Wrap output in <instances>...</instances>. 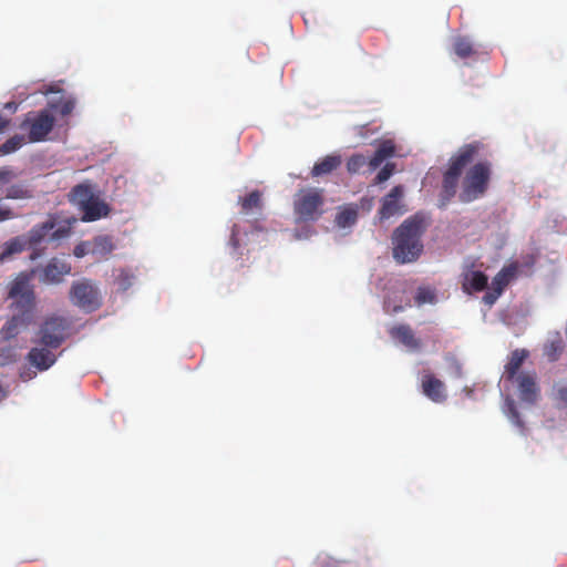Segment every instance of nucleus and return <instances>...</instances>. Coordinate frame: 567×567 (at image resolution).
Masks as SVG:
<instances>
[{
    "instance_id": "2f4dec72",
    "label": "nucleus",
    "mask_w": 567,
    "mask_h": 567,
    "mask_svg": "<svg viewBox=\"0 0 567 567\" xmlns=\"http://www.w3.org/2000/svg\"><path fill=\"white\" fill-rule=\"evenodd\" d=\"M504 412L509 416V420L516 425H522L519 413L516 408L514 399L507 396L504 402Z\"/></svg>"
},
{
    "instance_id": "c03bdc74",
    "label": "nucleus",
    "mask_w": 567,
    "mask_h": 567,
    "mask_svg": "<svg viewBox=\"0 0 567 567\" xmlns=\"http://www.w3.org/2000/svg\"><path fill=\"white\" fill-rule=\"evenodd\" d=\"M6 107H7V109H9V110H12V111H16V110H17V105H16L14 103H8V104L6 105Z\"/></svg>"
},
{
    "instance_id": "4c0bfd02",
    "label": "nucleus",
    "mask_w": 567,
    "mask_h": 567,
    "mask_svg": "<svg viewBox=\"0 0 567 567\" xmlns=\"http://www.w3.org/2000/svg\"><path fill=\"white\" fill-rule=\"evenodd\" d=\"M499 297H501V293L497 292L496 290H494L493 288H491L488 291L485 292L482 300L486 306L492 307L497 301V299Z\"/></svg>"
},
{
    "instance_id": "72a5a7b5",
    "label": "nucleus",
    "mask_w": 567,
    "mask_h": 567,
    "mask_svg": "<svg viewBox=\"0 0 567 567\" xmlns=\"http://www.w3.org/2000/svg\"><path fill=\"white\" fill-rule=\"evenodd\" d=\"M133 280L134 276L128 270H121L116 277L118 288L123 291L127 290L132 286Z\"/></svg>"
},
{
    "instance_id": "a18cd8bd",
    "label": "nucleus",
    "mask_w": 567,
    "mask_h": 567,
    "mask_svg": "<svg viewBox=\"0 0 567 567\" xmlns=\"http://www.w3.org/2000/svg\"><path fill=\"white\" fill-rule=\"evenodd\" d=\"M403 310V307L402 306H395L393 311L394 312H399V311H402Z\"/></svg>"
},
{
    "instance_id": "f704fd0d",
    "label": "nucleus",
    "mask_w": 567,
    "mask_h": 567,
    "mask_svg": "<svg viewBox=\"0 0 567 567\" xmlns=\"http://www.w3.org/2000/svg\"><path fill=\"white\" fill-rule=\"evenodd\" d=\"M555 400L559 405L567 408V383H558L554 386Z\"/></svg>"
},
{
    "instance_id": "2eb2a0df",
    "label": "nucleus",
    "mask_w": 567,
    "mask_h": 567,
    "mask_svg": "<svg viewBox=\"0 0 567 567\" xmlns=\"http://www.w3.org/2000/svg\"><path fill=\"white\" fill-rule=\"evenodd\" d=\"M528 355L529 352L526 349H515L511 352L502 375V379L505 383L508 380H514L517 375H519L522 372L520 368Z\"/></svg>"
},
{
    "instance_id": "1a4fd4ad",
    "label": "nucleus",
    "mask_w": 567,
    "mask_h": 567,
    "mask_svg": "<svg viewBox=\"0 0 567 567\" xmlns=\"http://www.w3.org/2000/svg\"><path fill=\"white\" fill-rule=\"evenodd\" d=\"M69 323L65 318L52 316L44 320L39 334L40 343L44 347L56 349L68 337Z\"/></svg>"
},
{
    "instance_id": "f8f14e48",
    "label": "nucleus",
    "mask_w": 567,
    "mask_h": 567,
    "mask_svg": "<svg viewBox=\"0 0 567 567\" xmlns=\"http://www.w3.org/2000/svg\"><path fill=\"white\" fill-rule=\"evenodd\" d=\"M474 262H466L462 271V290L472 295L473 292H480L487 288L488 278L480 270H473Z\"/></svg>"
},
{
    "instance_id": "cd10ccee",
    "label": "nucleus",
    "mask_w": 567,
    "mask_h": 567,
    "mask_svg": "<svg viewBox=\"0 0 567 567\" xmlns=\"http://www.w3.org/2000/svg\"><path fill=\"white\" fill-rule=\"evenodd\" d=\"M25 144L23 135H14L0 145V155H7L21 148Z\"/></svg>"
},
{
    "instance_id": "49530a36",
    "label": "nucleus",
    "mask_w": 567,
    "mask_h": 567,
    "mask_svg": "<svg viewBox=\"0 0 567 567\" xmlns=\"http://www.w3.org/2000/svg\"><path fill=\"white\" fill-rule=\"evenodd\" d=\"M235 237H236V234H235V231H233L231 240H233L234 245L237 246V241H236Z\"/></svg>"
},
{
    "instance_id": "f3484780",
    "label": "nucleus",
    "mask_w": 567,
    "mask_h": 567,
    "mask_svg": "<svg viewBox=\"0 0 567 567\" xmlns=\"http://www.w3.org/2000/svg\"><path fill=\"white\" fill-rule=\"evenodd\" d=\"M28 360L40 371H45L55 363L56 357L48 347L32 348L28 353Z\"/></svg>"
},
{
    "instance_id": "aec40b11",
    "label": "nucleus",
    "mask_w": 567,
    "mask_h": 567,
    "mask_svg": "<svg viewBox=\"0 0 567 567\" xmlns=\"http://www.w3.org/2000/svg\"><path fill=\"white\" fill-rule=\"evenodd\" d=\"M342 163L341 156L339 155H327L320 161H318L312 169L311 176L319 177L323 175H328L336 171Z\"/></svg>"
},
{
    "instance_id": "c85d7f7f",
    "label": "nucleus",
    "mask_w": 567,
    "mask_h": 567,
    "mask_svg": "<svg viewBox=\"0 0 567 567\" xmlns=\"http://www.w3.org/2000/svg\"><path fill=\"white\" fill-rule=\"evenodd\" d=\"M32 197V192L23 184H14L7 188L6 198L27 199Z\"/></svg>"
},
{
    "instance_id": "5701e85b",
    "label": "nucleus",
    "mask_w": 567,
    "mask_h": 567,
    "mask_svg": "<svg viewBox=\"0 0 567 567\" xmlns=\"http://www.w3.org/2000/svg\"><path fill=\"white\" fill-rule=\"evenodd\" d=\"M27 248H30L27 237L25 236L16 237V238L9 240L8 243H6L4 249L0 255V259L4 260L6 258H8L14 254L22 252Z\"/></svg>"
},
{
    "instance_id": "f03ea898",
    "label": "nucleus",
    "mask_w": 567,
    "mask_h": 567,
    "mask_svg": "<svg viewBox=\"0 0 567 567\" xmlns=\"http://www.w3.org/2000/svg\"><path fill=\"white\" fill-rule=\"evenodd\" d=\"M425 218L415 214L406 218L392 235L393 258L399 264L415 261L423 251L422 236L426 230Z\"/></svg>"
},
{
    "instance_id": "ea45409f",
    "label": "nucleus",
    "mask_w": 567,
    "mask_h": 567,
    "mask_svg": "<svg viewBox=\"0 0 567 567\" xmlns=\"http://www.w3.org/2000/svg\"><path fill=\"white\" fill-rule=\"evenodd\" d=\"M16 217V214L9 207L0 206V223L12 219Z\"/></svg>"
},
{
    "instance_id": "4be33fe9",
    "label": "nucleus",
    "mask_w": 567,
    "mask_h": 567,
    "mask_svg": "<svg viewBox=\"0 0 567 567\" xmlns=\"http://www.w3.org/2000/svg\"><path fill=\"white\" fill-rule=\"evenodd\" d=\"M516 267L508 266L504 267L492 280V287L494 290L503 293L506 286L509 284L511 279L515 276Z\"/></svg>"
},
{
    "instance_id": "58836bf2",
    "label": "nucleus",
    "mask_w": 567,
    "mask_h": 567,
    "mask_svg": "<svg viewBox=\"0 0 567 567\" xmlns=\"http://www.w3.org/2000/svg\"><path fill=\"white\" fill-rule=\"evenodd\" d=\"M16 174L12 169L8 167H3L0 169V185L10 183Z\"/></svg>"
},
{
    "instance_id": "423d86ee",
    "label": "nucleus",
    "mask_w": 567,
    "mask_h": 567,
    "mask_svg": "<svg viewBox=\"0 0 567 567\" xmlns=\"http://www.w3.org/2000/svg\"><path fill=\"white\" fill-rule=\"evenodd\" d=\"M492 164L487 161L474 164L466 172L458 199L462 203H471L482 197L489 184Z\"/></svg>"
},
{
    "instance_id": "9d476101",
    "label": "nucleus",
    "mask_w": 567,
    "mask_h": 567,
    "mask_svg": "<svg viewBox=\"0 0 567 567\" xmlns=\"http://www.w3.org/2000/svg\"><path fill=\"white\" fill-rule=\"evenodd\" d=\"M403 195V186L396 185L381 199V206L378 212V216L381 220L389 219L395 215L404 213V205L402 204Z\"/></svg>"
},
{
    "instance_id": "ddd939ff",
    "label": "nucleus",
    "mask_w": 567,
    "mask_h": 567,
    "mask_svg": "<svg viewBox=\"0 0 567 567\" xmlns=\"http://www.w3.org/2000/svg\"><path fill=\"white\" fill-rule=\"evenodd\" d=\"M421 390L434 403L442 404L447 400L445 383L432 373H424L422 375Z\"/></svg>"
},
{
    "instance_id": "6ab92c4d",
    "label": "nucleus",
    "mask_w": 567,
    "mask_h": 567,
    "mask_svg": "<svg viewBox=\"0 0 567 567\" xmlns=\"http://www.w3.org/2000/svg\"><path fill=\"white\" fill-rule=\"evenodd\" d=\"M91 245V255L96 259L106 258L114 249L112 237L109 235H99L89 240Z\"/></svg>"
},
{
    "instance_id": "c756f323",
    "label": "nucleus",
    "mask_w": 567,
    "mask_h": 567,
    "mask_svg": "<svg viewBox=\"0 0 567 567\" xmlns=\"http://www.w3.org/2000/svg\"><path fill=\"white\" fill-rule=\"evenodd\" d=\"M436 301L435 291L430 287H419L415 295V303L422 306L424 303H434Z\"/></svg>"
},
{
    "instance_id": "f257e3e1",
    "label": "nucleus",
    "mask_w": 567,
    "mask_h": 567,
    "mask_svg": "<svg viewBox=\"0 0 567 567\" xmlns=\"http://www.w3.org/2000/svg\"><path fill=\"white\" fill-rule=\"evenodd\" d=\"M8 299L12 300V317L0 329L1 338L9 341L25 330L34 319L35 293L29 275L21 272L10 284Z\"/></svg>"
},
{
    "instance_id": "412c9836",
    "label": "nucleus",
    "mask_w": 567,
    "mask_h": 567,
    "mask_svg": "<svg viewBox=\"0 0 567 567\" xmlns=\"http://www.w3.org/2000/svg\"><path fill=\"white\" fill-rule=\"evenodd\" d=\"M54 227V220H47L40 225H35L25 236L29 241V247L33 248L40 244Z\"/></svg>"
},
{
    "instance_id": "a878e982",
    "label": "nucleus",
    "mask_w": 567,
    "mask_h": 567,
    "mask_svg": "<svg viewBox=\"0 0 567 567\" xmlns=\"http://www.w3.org/2000/svg\"><path fill=\"white\" fill-rule=\"evenodd\" d=\"M358 213L353 208H344L336 216V224L340 228H347L355 224Z\"/></svg>"
},
{
    "instance_id": "79ce46f5",
    "label": "nucleus",
    "mask_w": 567,
    "mask_h": 567,
    "mask_svg": "<svg viewBox=\"0 0 567 567\" xmlns=\"http://www.w3.org/2000/svg\"><path fill=\"white\" fill-rule=\"evenodd\" d=\"M9 122H10L9 120H7L0 115V134L8 127Z\"/></svg>"
},
{
    "instance_id": "20e7f679",
    "label": "nucleus",
    "mask_w": 567,
    "mask_h": 567,
    "mask_svg": "<svg viewBox=\"0 0 567 567\" xmlns=\"http://www.w3.org/2000/svg\"><path fill=\"white\" fill-rule=\"evenodd\" d=\"M69 200L82 213V221H95L111 213L110 205L100 197L95 185L89 181L75 185L69 193Z\"/></svg>"
},
{
    "instance_id": "e433bc0d",
    "label": "nucleus",
    "mask_w": 567,
    "mask_h": 567,
    "mask_svg": "<svg viewBox=\"0 0 567 567\" xmlns=\"http://www.w3.org/2000/svg\"><path fill=\"white\" fill-rule=\"evenodd\" d=\"M73 254L78 258H82L86 255H91V245H90L89 240L81 241L80 244H78L74 247Z\"/></svg>"
},
{
    "instance_id": "0eeeda50",
    "label": "nucleus",
    "mask_w": 567,
    "mask_h": 567,
    "mask_svg": "<svg viewBox=\"0 0 567 567\" xmlns=\"http://www.w3.org/2000/svg\"><path fill=\"white\" fill-rule=\"evenodd\" d=\"M70 299L74 306L86 312H93L102 305L97 287L89 279H82L72 284Z\"/></svg>"
},
{
    "instance_id": "473e14b6",
    "label": "nucleus",
    "mask_w": 567,
    "mask_h": 567,
    "mask_svg": "<svg viewBox=\"0 0 567 567\" xmlns=\"http://www.w3.org/2000/svg\"><path fill=\"white\" fill-rule=\"evenodd\" d=\"M395 168L396 166L394 163H386L377 174L374 184H382L386 182L394 174Z\"/></svg>"
},
{
    "instance_id": "9b49d317",
    "label": "nucleus",
    "mask_w": 567,
    "mask_h": 567,
    "mask_svg": "<svg viewBox=\"0 0 567 567\" xmlns=\"http://www.w3.org/2000/svg\"><path fill=\"white\" fill-rule=\"evenodd\" d=\"M536 380V372L527 371L520 372L519 375H517L514 380H508L507 382L516 385L519 399L522 401L527 403H535L539 393V388Z\"/></svg>"
},
{
    "instance_id": "7c9ffc66",
    "label": "nucleus",
    "mask_w": 567,
    "mask_h": 567,
    "mask_svg": "<svg viewBox=\"0 0 567 567\" xmlns=\"http://www.w3.org/2000/svg\"><path fill=\"white\" fill-rule=\"evenodd\" d=\"M369 159L362 154L352 155L347 162V169L349 173H358L364 165H368Z\"/></svg>"
},
{
    "instance_id": "4468645a",
    "label": "nucleus",
    "mask_w": 567,
    "mask_h": 567,
    "mask_svg": "<svg viewBox=\"0 0 567 567\" xmlns=\"http://www.w3.org/2000/svg\"><path fill=\"white\" fill-rule=\"evenodd\" d=\"M71 272V266L58 258H52L42 269L41 281L44 284H60L64 276Z\"/></svg>"
},
{
    "instance_id": "dca6fc26",
    "label": "nucleus",
    "mask_w": 567,
    "mask_h": 567,
    "mask_svg": "<svg viewBox=\"0 0 567 567\" xmlns=\"http://www.w3.org/2000/svg\"><path fill=\"white\" fill-rule=\"evenodd\" d=\"M389 334L392 339L399 341L411 350H419L421 341L415 338L412 328L409 324H396L390 328Z\"/></svg>"
},
{
    "instance_id": "b1692460",
    "label": "nucleus",
    "mask_w": 567,
    "mask_h": 567,
    "mask_svg": "<svg viewBox=\"0 0 567 567\" xmlns=\"http://www.w3.org/2000/svg\"><path fill=\"white\" fill-rule=\"evenodd\" d=\"M241 213L249 214L254 209L260 210L262 207L261 193L256 189L245 197L239 198Z\"/></svg>"
},
{
    "instance_id": "6e6552de",
    "label": "nucleus",
    "mask_w": 567,
    "mask_h": 567,
    "mask_svg": "<svg viewBox=\"0 0 567 567\" xmlns=\"http://www.w3.org/2000/svg\"><path fill=\"white\" fill-rule=\"evenodd\" d=\"M55 118L48 109L38 113H29L21 123V130H28V141L30 143L42 142L53 130Z\"/></svg>"
},
{
    "instance_id": "37998d69",
    "label": "nucleus",
    "mask_w": 567,
    "mask_h": 567,
    "mask_svg": "<svg viewBox=\"0 0 567 567\" xmlns=\"http://www.w3.org/2000/svg\"><path fill=\"white\" fill-rule=\"evenodd\" d=\"M64 234H65V230L58 229V230H55V231L52 234V238H53V239H58V238L62 237Z\"/></svg>"
},
{
    "instance_id": "a211bd4d",
    "label": "nucleus",
    "mask_w": 567,
    "mask_h": 567,
    "mask_svg": "<svg viewBox=\"0 0 567 567\" xmlns=\"http://www.w3.org/2000/svg\"><path fill=\"white\" fill-rule=\"evenodd\" d=\"M395 155V144L392 140L382 141L372 157L369 158L368 165L370 171L377 169L384 161Z\"/></svg>"
},
{
    "instance_id": "a19ab883",
    "label": "nucleus",
    "mask_w": 567,
    "mask_h": 567,
    "mask_svg": "<svg viewBox=\"0 0 567 567\" xmlns=\"http://www.w3.org/2000/svg\"><path fill=\"white\" fill-rule=\"evenodd\" d=\"M33 377H34V373H33V372H31V371H29V370H27V371H22V372L20 373V378H21L24 382L30 381Z\"/></svg>"
},
{
    "instance_id": "7ed1b4c3",
    "label": "nucleus",
    "mask_w": 567,
    "mask_h": 567,
    "mask_svg": "<svg viewBox=\"0 0 567 567\" xmlns=\"http://www.w3.org/2000/svg\"><path fill=\"white\" fill-rule=\"evenodd\" d=\"M481 147L480 142L465 144L450 158L447 169L443 174L440 207L446 206L455 196L464 168L474 161Z\"/></svg>"
},
{
    "instance_id": "393cba45",
    "label": "nucleus",
    "mask_w": 567,
    "mask_h": 567,
    "mask_svg": "<svg viewBox=\"0 0 567 567\" xmlns=\"http://www.w3.org/2000/svg\"><path fill=\"white\" fill-rule=\"evenodd\" d=\"M454 53L461 59H467L476 53L472 42L464 37L456 38L453 43Z\"/></svg>"
},
{
    "instance_id": "bb28decb",
    "label": "nucleus",
    "mask_w": 567,
    "mask_h": 567,
    "mask_svg": "<svg viewBox=\"0 0 567 567\" xmlns=\"http://www.w3.org/2000/svg\"><path fill=\"white\" fill-rule=\"evenodd\" d=\"M563 350H564L563 340L560 338H556L545 344L544 354L548 359V361L554 362V361L558 360Z\"/></svg>"
},
{
    "instance_id": "c9c22d12",
    "label": "nucleus",
    "mask_w": 567,
    "mask_h": 567,
    "mask_svg": "<svg viewBox=\"0 0 567 567\" xmlns=\"http://www.w3.org/2000/svg\"><path fill=\"white\" fill-rule=\"evenodd\" d=\"M49 106H50V109H59L60 114L63 116H66L73 111L74 103L72 101L68 100V101L61 102L59 105L51 103V104H49Z\"/></svg>"
},
{
    "instance_id": "39448f33",
    "label": "nucleus",
    "mask_w": 567,
    "mask_h": 567,
    "mask_svg": "<svg viewBox=\"0 0 567 567\" xmlns=\"http://www.w3.org/2000/svg\"><path fill=\"white\" fill-rule=\"evenodd\" d=\"M324 190L317 187L299 189L293 198V214L297 221H316L324 213Z\"/></svg>"
}]
</instances>
